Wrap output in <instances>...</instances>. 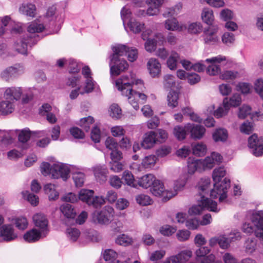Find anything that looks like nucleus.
<instances>
[{
    "label": "nucleus",
    "instance_id": "f257e3e1",
    "mask_svg": "<svg viewBox=\"0 0 263 263\" xmlns=\"http://www.w3.org/2000/svg\"><path fill=\"white\" fill-rule=\"evenodd\" d=\"M226 170L223 167H219L213 170L212 177L215 183L214 188L211 191L210 197L213 199L219 197V201L222 202L227 198L228 190L230 187V180L225 178L220 181L226 175Z\"/></svg>",
    "mask_w": 263,
    "mask_h": 263
},
{
    "label": "nucleus",
    "instance_id": "f03ea898",
    "mask_svg": "<svg viewBox=\"0 0 263 263\" xmlns=\"http://www.w3.org/2000/svg\"><path fill=\"white\" fill-rule=\"evenodd\" d=\"M126 46L118 45L112 48L114 53L110 56V73L112 76H118L128 67L127 61L120 59L126 53Z\"/></svg>",
    "mask_w": 263,
    "mask_h": 263
},
{
    "label": "nucleus",
    "instance_id": "7ed1b4c3",
    "mask_svg": "<svg viewBox=\"0 0 263 263\" xmlns=\"http://www.w3.org/2000/svg\"><path fill=\"white\" fill-rule=\"evenodd\" d=\"M198 200L199 201L198 204L192 206L189 210V213L190 215H199L205 209L211 211H216V202L203 196L200 197V199Z\"/></svg>",
    "mask_w": 263,
    "mask_h": 263
},
{
    "label": "nucleus",
    "instance_id": "20e7f679",
    "mask_svg": "<svg viewBox=\"0 0 263 263\" xmlns=\"http://www.w3.org/2000/svg\"><path fill=\"white\" fill-rule=\"evenodd\" d=\"M252 221L256 227L255 230L252 223H245L242 225V230L248 234L254 231L255 236L263 240V217L260 215H256L253 217Z\"/></svg>",
    "mask_w": 263,
    "mask_h": 263
},
{
    "label": "nucleus",
    "instance_id": "39448f33",
    "mask_svg": "<svg viewBox=\"0 0 263 263\" xmlns=\"http://www.w3.org/2000/svg\"><path fill=\"white\" fill-rule=\"evenodd\" d=\"M114 210L110 206H105L101 211H96L92 214V221L96 223L108 224L111 221Z\"/></svg>",
    "mask_w": 263,
    "mask_h": 263
},
{
    "label": "nucleus",
    "instance_id": "423d86ee",
    "mask_svg": "<svg viewBox=\"0 0 263 263\" xmlns=\"http://www.w3.org/2000/svg\"><path fill=\"white\" fill-rule=\"evenodd\" d=\"M40 40V36L37 34L24 36L21 41V45H17L16 50L22 54H27V47H31L35 45Z\"/></svg>",
    "mask_w": 263,
    "mask_h": 263
},
{
    "label": "nucleus",
    "instance_id": "0eeeda50",
    "mask_svg": "<svg viewBox=\"0 0 263 263\" xmlns=\"http://www.w3.org/2000/svg\"><path fill=\"white\" fill-rule=\"evenodd\" d=\"M248 146L252 149V153L254 156L259 157L263 155V141L258 139L255 134L249 137Z\"/></svg>",
    "mask_w": 263,
    "mask_h": 263
},
{
    "label": "nucleus",
    "instance_id": "6e6552de",
    "mask_svg": "<svg viewBox=\"0 0 263 263\" xmlns=\"http://www.w3.org/2000/svg\"><path fill=\"white\" fill-rule=\"evenodd\" d=\"M185 127L190 137L194 140L201 139L205 134V128L200 124L189 123L185 124Z\"/></svg>",
    "mask_w": 263,
    "mask_h": 263
},
{
    "label": "nucleus",
    "instance_id": "1a4fd4ad",
    "mask_svg": "<svg viewBox=\"0 0 263 263\" xmlns=\"http://www.w3.org/2000/svg\"><path fill=\"white\" fill-rule=\"evenodd\" d=\"M146 3L148 5V8L145 11V10H139V15L145 16L146 15L148 16L157 15L159 12V7L163 3V0H146Z\"/></svg>",
    "mask_w": 263,
    "mask_h": 263
},
{
    "label": "nucleus",
    "instance_id": "9d476101",
    "mask_svg": "<svg viewBox=\"0 0 263 263\" xmlns=\"http://www.w3.org/2000/svg\"><path fill=\"white\" fill-rule=\"evenodd\" d=\"M51 170L52 176L55 179L61 178L64 181H66L69 177L70 170L64 164H54Z\"/></svg>",
    "mask_w": 263,
    "mask_h": 263
},
{
    "label": "nucleus",
    "instance_id": "9b49d317",
    "mask_svg": "<svg viewBox=\"0 0 263 263\" xmlns=\"http://www.w3.org/2000/svg\"><path fill=\"white\" fill-rule=\"evenodd\" d=\"M218 28H211L208 27L204 28L202 35L204 43L207 45H214L218 42V37L216 35Z\"/></svg>",
    "mask_w": 263,
    "mask_h": 263
},
{
    "label": "nucleus",
    "instance_id": "f8f14e48",
    "mask_svg": "<svg viewBox=\"0 0 263 263\" xmlns=\"http://www.w3.org/2000/svg\"><path fill=\"white\" fill-rule=\"evenodd\" d=\"M147 66L150 75L153 78H158L161 74V64L155 58H151L147 62Z\"/></svg>",
    "mask_w": 263,
    "mask_h": 263
},
{
    "label": "nucleus",
    "instance_id": "ddd939ff",
    "mask_svg": "<svg viewBox=\"0 0 263 263\" xmlns=\"http://www.w3.org/2000/svg\"><path fill=\"white\" fill-rule=\"evenodd\" d=\"M226 60L225 57H214L212 59H208L206 62H212L211 65H209L206 69V72L210 75L215 76L219 73L220 68L219 65H216L215 63H220L222 61Z\"/></svg>",
    "mask_w": 263,
    "mask_h": 263
},
{
    "label": "nucleus",
    "instance_id": "4468645a",
    "mask_svg": "<svg viewBox=\"0 0 263 263\" xmlns=\"http://www.w3.org/2000/svg\"><path fill=\"white\" fill-rule=\"evenodd\" d=\"M0 236L6 241H10L17 238V235L14 233V229L11 224L2 226L0 231Z\"/></svg>",
    "mask_w": 263,
    "mask_h": 263
},
{
    "label": "nucleus",
    "instance_id": "2eb2a0df",
    "mask_svg": "<svg viewBox=\"0 0 263 263\" xmlns=\"http://www.w3.org/2000/svg\"><path fill=\"white\" fill-rule=\"evenodd\" d=\"M116 85L122 95L129 98V96H135L134 90L132 88V84L128 82L123 83V79H120L116 81Z\"/></svg>",
    "mask_w": 263,
    "mask_h": 263
},
{
    "label": "nucleus",
    "instance_id": "dca6fc26",
    "mask_svg": "<svg viewBox=\"0 0 263 263\" xmlns=\"http://www.w3.org/2000/svg\"><path fill=\"white\" fill-rule=\"evenodd\" d=\"M32 132L28 128H25L20 131L18 135V141L21 143L19 147L22 149H28L30 146L27 142L30 140Z\"/></svg>",
    "mask_w": 263,
    "mask_h": 263
},
{
    "label": "nucleus",
    "instance_id": "f3484780",
    "mask_svg": "<svg viewBox=\"0 0 263 263\" xmlns=\"http://www.w3.org/2000/svg\"><path fill=\"white\" fill-rule=\"evenodd\" d=\"M211 179L209 177H203L200 179L197 184V187L199 190V195L200 197L202 196L205 197L206 195H208L211 187Z\"/></svg>",
    "mask_w": 263,
    "mask_h": 263
},
{
    "label": "nucleus",
    "instance_id": "a211bd4d",
    "mask_svg": "<svg viewBox=\"0 0 263 263\" xmlns=\"http://www.w3.org/2000/svg\"><path fill=\"white\" fill-rule=\"evenodd\" d=\"M21 14L27 16H35L36 14V8L35 5L30 3H23L18 9Z\"/></svg>",
    "mask_w": 263,
    "mask_h": 263
},
{
    "label": "nucleus",
    "instance_id": "6ab92c4d",
    "mask_svg": "<svg viewBox=\"0 0 263 263\" xmlns=\"http://www.w3.org/2000/svg\"><path fill=\"white\" fill-rule=\"evenodd\" d=\"M60 210L64 217L68 219H74L77 215V210L74 206L68 203L62 204Z\"/></svg>",
    "mask_w": 263,
    "mask_h": 263
},
{
    "label": "nucleus",
    "instance_id": "aec40b11",
    "mask_svg": "<svg viewBox=\"0 0 263 263\" xmlns=\"http://www.w3.org/2000/svg\"><path fill=\"white\" fill-rule=\"evenodd\" d=\"M155 132L150 131L146 133L145 135L141 145L144 149H149L152 147L157 142Z\"/></svg>",
    "mask_w": 263,
    "mask_h": 263
},
{
    "label": "nucleus",
    "instance_id": "412c9836",
    "mask_svg": "<svg viewBox=\"0 0 263 263\" xmlns=\"http://www.w3.org/2000/svg\"><path fill=\"white\" fill-rule=\"evenodd\" d=\"M22 94V90L21 87H9L5 92L4 97L6 100L10 101L18 100L20 99Z\"/></svg>",
    "mask_w": 263,
    "mask_h": 263
},
{
    "label": "nucleus",
    "instance_id": "4be33fe9",
    "mask_svg": "<svg viewBox=\"0 0 263 263\" xmlns=\"http://www.w3.org/2000/svg\"><path fill=\"white\" fill-rule=\"evenodd\" d=\"M156 179V177L153 174H146L138 179L137 185L145 189H147L149 187H152Z\"/></svg>",
    "mask_w": 263,
    "mask_h": 263
},
{
    "label": "nucleus",
    "instance_id": "5701e85b",
    "mask_svg": "<svg viewBox=\"0 0 263 263\" xmlns=\"http://www.w3.org/2000/svg\"><path fill=\"white\" fill-rule=\"evenodd\" d=\"M118 254L112 249H107L104 251L103 253V258L105 261H108V263H129V258L123 262H121L117 259Z\"/></svg>",
    "mask_w": 263,
    "mask_h": 263
},
{
    "label": "nucleus",
    "instance_id": "b1692460",
    "mask_svg": "<svg viewBox=\"0 0 263 263\" xmlns=\"http://www.w3.org/2000/svg\"><path fill=\"white\" fill-rule=\"evenodd\" d=\"M165 28L171 31H182L186 27L183 25H180L176 17H172L165 21Z\"/></svg>",
    "mask_w": 263,
    "mask_h": 263
},
{
    "label": "nucleus",
    "instance_id": "393cba45",
    "mask_svg": "<svg viewBox=\"0 0 263 263\" xmlns=\"http://www.w3.org/2000/svg\"><path fill=\"white\" fill-rule=\"evenodd\" d=\"M107 173V168L103 166H97L93 168L95 178L100 183H103L106 181Z\"/></svg>",
    "mask_w": 263,
    "mask_h": 263
},
{
    "label": "nucleus",
    "instance_id": "a878e982",
    "mask_svg": "<svg viewBox=\"0 0 263 263\" xmlns=\"http://www.w3.org/2000/svg\"><path fill=\"white\" fill-rule=\"evenodd\" d=\"M33 220L36 227L42 230L47 229L48 221L46 216L41 213H37L33 216Z\"/></svg>",
    "mask_w": 263,
    "mask_h": 263
},
{
    "label": "nucleus",
    "instance_id": "bb28decb",
    "mask_svg": "<svg viewBox=\"0 0 263 263\" xmlns=\"http://www.w3.org/2000/svg\"><path fill=\"white\" fill-rule=\"evenodd\" d=\"M212 138L215 142H225L228 138V131L224 128H217L212 134Z\"/></svg>",
    "mask_w": 263,
    "mask_h": 263
},
{
    "label": "nucleus",
    "instance_id": "cd10ccee",
    "mask_svg": "<svg viewBox=\"0 0 263 263\" xmlns=\"http://www.w3.org/2000/svg\"><path fill=\"white\" fill-rule=\"evenodd\" d=\"M150 191L151 193L155 196L160 197L163 196L165 194V189L163 183L158 180L156 179Z\"/></svg>",
    "mask_w": 263,
    "mask_h": 263
},
{
    "label": "nucleus",
    "instance_id": "c85d7f7f",
    "mask_svg": "<svg viewBox=\"0 0 263 263\" xmlns=\"http://www.w3.org/2000/svg\"><path fill=\"white\" fill-rule=\"evenodd\" d=\"M41 237L40 231L35 229L27 231L24 235V239L28 242H34L39 240Z\"/></svg>",
    "mask_w": 263,
    "mask_h": 263
},
{
    "label": "nucleus",
    "instance_id": "c756f323",
    "mask_svg": "<svg viewBox=\"0 0 263 263\" xmlns=\"http://www.w3.org/2000/svg\"><path fill=\"white\" fill-rule=\"evenodd\" d=\"M18 70L17 68L10 66L5 69L1 74V78L9 81L11 79L16 77L18 75Z\"/></svg>",
    "mask_w": 263,
    "mask_h": 263
},
{
    "label": "nucleus",
    "instance_id": "7c9ffc66",
    "mask_svg": "<svg viewBox=\"0 0 263 263\" xmlns=\"http://www.w3.org/2000/svg\"><path fill=\"white\" fill-rule=\"evenodd\" d=\"M14 106L9 100L0 102V114L6 115L12 113L14 110Z\"/></svg>",
    "mask_w": 263,
    "mask_h": 263
},
{
    "label": "nucleus",
    "instance_id": "2f4dec72",
    "mask_svg": "<svg viewBox=\"0 0 263 263\" xmlns=\"http://www.w3.org/2000/svg\"><path fill=\"white\" fill-rule=\"evenodd\" d=\"M122 179L123 183L131 187H137V181L135 179L134 175L130 171H124Z\"/></svg>",
    "mask_w": 263,
    "mask_h": 263
},
{
    "label": "nucleus",
    "instance_id": "473e14b6",
    "mask_svg": "<svg viewBox=\"0 0 263 263\" xmlns=\"http://www.w3.org/2000/svg\"><path fill=\"white\" fill-rule=\"evenodd\" d=\"M127 26L132 31L138 33L143 29L144 24L136 21L135 17H130Z\"/></svg>",
    "mask_w": 263,
    "mask_h": 263
},
{
    "label": "nucleus",
    "instance_id": "72a5a7b5",
    "mask_svg": "<svg viewBox=\"0 0 263 263\" xmlns=\"http://www.w3.org/2000/svg\"><path fill=\"white\" fill-rule=\"evenodd\" d=\"M202 166V162L199 159H192L190 157L187 161L188 173L192 174Z\"/></svg>",
    "mask_w": 263,
    "mask_h": 263
},
{
    "label": "nucleus",
    "instance_id": "f704fd0d",
    "mask_svg": "<svg viewBox=\"0 0 263 263\" xmlns=\"http://www.w3.org/2000/svg\"><path fill=\"white\" fill-rule=\"evenodd\" d=\"M167 105L172 108L177 107L178 105L179 93L171 90L167 95Z\"/></svg>",
    "mask_w": 263,
    "mask_h": 263
},
{
    "label": "nucleus",
    "instance_id": "c9c22d12",
    "mask_svg": "<svg viewBox=\"0 0 263 263\" xmlns=\"http://www.w3.org/2000/svg\"><path fill=\"white\" fill-rule=\"evenodd\" d=\"M54 185L52 184H46L44 190L46 194L48 195L49 200H55L59 196V193L54 189Z\"/></svg>",
    "mask_w": 263,
    "mask_h": 263
},
{
    "label": "nucleus",
    "instance_id": "e433bc0d",
    "mask_svg": "<svg viewBox=\"0 0 263 263\" xmlns=\"http://www.w3.org/2000/svg\"><path fill=\"white\" fill-rule=\"evenodd\" d=\"M223 107H219L214 111V116L217 118H221L227 115L229 108L228 98H225L223 101Z\"/></svg>",
    "mask_w": 263,
    "mask_h": 263
},
{
    "label": "nucleus",
    "instance_id": "4c0bfd02",
    "mask_svg": "<svg viewBox=\"0 0 263 263\" xmlns=\"http://www.w3.org/2000/svg\"><path fill=\"white\" fill-rule=\"evenodd\" d=\"M206 146L202 143L192 145L193 154L195 156H204L206 154Z\"/></svg>",
    "mask_w": 263,
    "mask_h": 263
},
{
    "label": "nucleus",
    "instance_id": "58836bf2",
    "mask_svg": "<svg viewBox=\"0 0 263 263\" xmlns=\"http://www.w3.org/2000/svg\"><path fill=\"white\" fill-rule=\"evenodd\" d=\"M173 134L178 140H184L186 138V134H188L185 125L184 127L179 125L176 126L173 129Z\"/></svg>",
    "mask_w": 263,
    "mask_h": 263
},
{
    "label": "nucleus",
    "instance_id": "ea45409f",
    "mask_svg": "<svg viewBox=\"0 0 263 263\" xmlns=\"http://www.w3.org/2000/svg\"><path fill=\"white\" fill-rule=\"evenodd\" d=\"M94 194L92 190L83 189L80 191L79 194V199L83 202L89 203Z\"/></svg>",
    "mask_w": 263,
    "mask_h": 263
},
{
    "label": "nucleus",
    "instance_id": "a19ab883",
    "mask_svg": "<svg viewBox=\"0 0 263 263\" xmlns=\"http://www.w3.org/2000/svg\"><path fill=\"white\" fill-rule=\"evenodd\" d=\"M95 120L91 116L83 118L79 121V125L84 128L86 132H88L90 129V125L92 124Z\"/></svg>",
    "mask_w": 263,
    "mask_h": 263
},
{
    "label": "nucleus",
    "instance_id": "79ce46f5",
    "mask_svg": "<svg viewBox=\"0 0 263 263\" xmlns=\"http://www.w3.org/2000/svg\"><path fill=\"white\" fill-rule=\"evenodd\" d=\"M179 59V54L176 52H172L171 56L167 61V65L171 70L176 69L178 60Z\"/></svg>",
    "mask_w": 263,
    "mask_h": 263
},
{
    "label": "nucleus",
    "instance_id": "37998d69",
    "mask_svg": "<svg viewBox=\"0 0 263 263\" xmlns=\"http://www.w3.org/2000/svg\"><path fill=\"white\" fill-rule=\"evenodd\" d=\"M256 244L257 240L255 238H248L245 243L246 251L249 253H252L256 250Z\"/></svg>",
    "mask_w": 263,
    "mask_h": 263
},
{
    "label": "nucleus",
    "instance_id": "c03bdc74",
    "mask_svg": "<svg viewBox=\"0 0 263 263\" xmlns=\"http://www.w3.org/2000/svg\"><path fill=\"white\" fill-rule=\"evenodd\" d=\"M115 242L117 244L126 246L132 244L133 239L128 235L123 234L118 236Z\"/></svg>",
    "mask_w": 263,
    "mask_h": 263
},
{
    "label": "nucleus",
    "instance_id": "a18cd8bd",
    "mask_svg": "<svg viewBox=\"0 0 263 263\" xmlns=\"http://www.w3.org/2000/svg\"><path fill=\"white\" fill-rule=\"evenodd\" d=\"M203 29L202 25L199 23H193L189 25L187 30L192 34H198L200 33Z\"/></svg>",
    "mask_w": 263,
    "mask_h": 263
},
{
    "label": "nucleus",
    "instance_id": "49530a36",
    "mask_svg": "<svg viewBox=\"0 0 263 263\" xmlns=\"http://www.w3.org/2000/svg\"><path fill=\"white\" fill-rule=\"evenodd\" d=\"M240 130L241 133L249 135L253 130V123L251 121H245L240 127Z\"/></svg>",
    "mask_w": 263,
    "mask_h": 263
},
{
    "label": "nucleus",
    "instance_id": "de8ad7c7",
    "mask_svg": "<svg viewBox=\"0 0 263 263\" xmlns=\"http://www.w3.org/2000/svg\"><path fill=\"white\" fill-rule=\"evenodd\" d=\"M70 134L75 139H82L85 137V134L80 128L77 127H73L69 129Z\"/></svg>",
    "mask_w": 263,
    "mask_h": 263
},
{
    "label": "nucleus",
    "instance_id": "09e8293b",
    "mask_svg": "<svg viewBox=\"0 0 263 263\" xmlns=\"http://www.w3.org/2000/svg\"><path fill=\"white\" fill-rule=\"evenodd\" d=\"M126 53L124 55L127 54L128 60L130 62H134L138 58V51L136 48H130L126 46Z\"/></svg>",
    "mask_w": 263,
    "mask_h": 263
},
{
    "label": "nucleus",
    "instance_id": "8fccbe9b",
    "mask_svg": "<svg viewBox=\"0 0 263 263\" xmlns=\"http://www.w3.org/2000/svg\"><path fill=\"white\" fill-rule=\"evenodd\" d=\"M157 41L155 39H148L145 43V48L148 52H152L156 50Z\"/></svg>",
    "mask_w": 263,
    "mask_h": 263
},
{
    "label": "nucleus",
    "instance_id": "3c124183",
    "mask_svg": "<svg viewBox=\"0 0 263 263\" xmlns=\"http://www.w3.org/2000/svg\"><path fill=\"white\" fill-rule=\"evenodd\" d=\"M105 144L107 148L112 151L118 147L119 144L116 140L111 137H108L106 138Z\"/></svg>",
    "mask_w": 263,
    "mask_h": 263
},
{
    "label": "nucleus",
    "instance_id": "603ef678",
    "mask_svg": "<svg viewBox=\"0 0 263 263\" xmlns=\"http://www.w3.org/2000/svg\"><path fill=\"white\" fill-rule=\"evenodd\" d=\"M44 29V26L43 24L36 23H32L28 27V31L31 33L40 32L43 31Z\"/></svg>",
    "mask_w": 263,
    "mask_h": 263
},
{
    "label": "nucleus",
    "instance_id": "864d4df0",
    "mask_svg": "<svg viewBox=\"0 0 263 263\" xmlns=\"http://www.w3.org/2000/svg\"><path fill=\"white\" fill-rule=\"evenodd\" d=\"M84 176V174L81 172L73 174L72 178L77 186L81 187L83 185Z\"/></svg>",
    "mask_w": 263,
    "mask_h": 263
},
{
    "label": "nucleus",
    "instance_id": "5fc2aeb1",
    "mask_svg": "<svg viewBox=\"0 0 263 263\" xmlns=\"http://www.w3.org/2000/svg\"><path fill=\"white\" fill-rule=\"evenodd\" d=\"M251 108L248 105H243L239 108L238 114V118L240 119H244L246 117L250 114Z\"/></svg>",
    "mask_w": 263,
    "mask_h": 263
},
{
    "label": "nucleus",
    "instance_id": "6e6d98bb",
    "mask_svg": "<svg viewBox=\"0 0 263 263\" xmlns=\"http://www.w3.org/2000/svg\"><path fill=\"white\" fill-rule=\"evenodd\" d=\"M238 74V72L237 71H233L231 70H227L224 71L220 75V78L222 80H234L237 77Z\"/></svg>",
    "mask_w": 263,
    "mask_h": 263
},
{
    "label": "nucleus",
    "instance_id": "4d7b16f0",
    "mask_svg": "<svg viewBox=\"0 0 263 263\" xmlns=\"http://www.w3.org/2000/svg\"><path fill=\"white\" fill-rule=\"evenodd\" d=\"M15 226L20 230H24L28 226L27 220L25 217L17 218L15 221Z\"/></svg>",
    "mask_w": 263,
    "mask_h": 263
},
{
    "label": "nucleus",
    "instance_id": "13d9d810",
    "mask_svg": "<svg viewBox=\"0 0 263 263\" xmlns=\"http://www.w3.org/2000/svg\"><path fill=\"white\" fill-rule=\"evenodd\" d=\"M136 201L141 205H146L151 204V200L148 196L141 194L136 197Z\"/></svg>",
    "mask_w": 263,
    "mask_h": 263
},
{
    "label": "nucleus",
    "instance_id": "bf43d9fd",
    "mask_svg": "<svg viewBox=\"0 0 263 263\" xmlns=\"http://www.w3.org/2000/svg\"><path fill=\"white\" fill-rule=\"evenodd\" d=\"M176 231V229L168 225L162 227L160 229V233L164 236H170Z\"/></svg>",
    "mask_w": 263,
    "mask_h": 263
},
{
    "label": "nucleus",
    "instance_id": "052dcab7",
    "mask_svg": "<svg viewBox=\"0 0 263 263\" xmlns=\"http://www.w3.org/2000/svg\"><path fill=\"white\" fill-rule=\"evenodd\" d=\"M69 72L71 73H74L79 72L80 67L76 61L73 59H69L68 61Z\"/></svg>",
    "mask_w": 263,
    "mask_h": 263
},
{
    "label": "nucleus",
    "instance_id": "680f3d73",
    "mask_svg": "<svg viewBox=\"0 0 263 263\" xmlns=\"http://www.w3.org/2000/svg\"><path fill=\"white\" fill-rule=\"evenodd\" d=\"M187 82L191 85L198 83L201 80V77L196 73H189L187 77Z\"/></svg>",
    "mask_w": 263,
    "mask_h": 263
},
{
    "label": "nucleus",
    "instance_id": "e2e57ef3",
    "mask_svg": "<svg viewBox=\"0 0 263 263\" xmlns=\"http://www.w3.org/2000/svg\"><path fill=\"white\" fill-rule=\"evenodd\" d=\"M229 108L230 106L236 107L239 106L241 103V99L239 95L234 94L230 99H228Z\"/></svg>",
    "mask_w": 263,
    "mask_h": 263
},
{
    "label": "nucleus",
    "instance_id": "0e129e2a",
    "mask_svg": "<svg viewBox=\"0 0 263 263\" xmlns=\"http://www.w3.org/2000/svg\"><path fill=\"white\" fill-rule=\"evenodd\" d=\"M163 84L167 88H172L175 85L174 77L171 74H167L164 77Z\"/></svg>",
    "mask_w": 263,
    "mask_h": 263
},
{
    "label": "nucleus",
    "instance_id": "69168bd1",
    "mask_svg": "<svg viewBox=\"0 0 263 263\" xmlns=\"http://www.w3.org/2000/svg\"><path fill=\"white\" fill-rule=\"evenodd\" d=\"M191 235V233L188 230H179L176 234L177 239L180 241L187 240Z\"/></svg>",
    "mask_w": 263,
    "mask_h": 263
},
{
    "label": "nucleus",
    "instance_id": "338daca9",
    "mask_svg": "<svg viewBox=\"0 0 263 263\" xmlns=\"http://www.w3.org/2000/svg\"><path fill=\"white\" fill-rule=\"evenodd\" d=\"M110 115L113 118H119L121 115V109L117 104H113L110 107Z\"/></svg>",
    "mask_w": 263,
    "mask_h": 263
},
{
    "label": "nucleus",
    "instance_id": "774afa93",
    "mask_svg": "<svg viewBox=\"0 0 263 263\" xmlns=\"http://www.w3.org/2000/svg\"><path fill=\"white\" fill-rule=\"evenodd\" d=\"M255 90L263 99V80L258 79L255 83Z\"/></svg>",
    "mask_w": 263,
    "mask_h": 263
}]
</instances>
